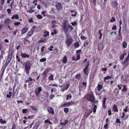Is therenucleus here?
Wrapping results in <instances>:
<instances>
[{"instance_id": "6e6d98bb", "label": "nucleus", "mask_w": 129, "mask_h": 129, "mask_svg": "<svg viewBox=\"0 0 129 129\" xmlns=\"http://www.w3.org/2000/svg\"><path fill=\"white\" fill-rule=\"evenodd\" d=\"M128 107L126 106L125 107V108L123 110V111H124L125 112H126L128 111Z\"/></svg>"}, {"instance_id": "680f3d73", "label": "nucleus", "mask_w": 129, "mask_h": 129, "mask_svg": "<svg viewBox=\"0 0 129 129\" xmlns=\"http://www.w3.org/2000/svg\"><path fill=\"white\" fill-rule=\"evenodd\" d=\"M81 39L85 40L86 39V38L85 37H84V36L82 35L81 36Z\"/></svg>"}, {"instance_id": "c9c22d12", "label": "nucleus", "mask_w": 129, "mask_h": 129, "mask_svg": "<svg viewBox=\"0 0 129 129\" xmlns=\"http://www.w3.org/2000/svg\"><path fill=\"white\" fill-rule=\"evenodd\" d=\"M116 21V19L114 17H112L111 19L110 20V21L111 22H115Z\"/></svg>"}, {"instance_id": "a19ab883", "label": "nucleus", "mask_w": 129, "mask_h": 129, "mask_svg": "<svg viewBox=\"0 0 129 129\" xmlns=\"http://www.w3.org/2000/svg\"><path fill=\"white\" fill-rule=\"evenodd\" d=\"M41 75H42V78L43 80H44L46 76V75H45L43 73H42L41 74Z\"/></svg>"}, {"instance_id": "603ef678", "label": "nucleus", "mask_w": 129, "mask_h": 129, "mask_svg": "<svg viewBox=\"0 0 129 129\" xmlns=\"http://www.w3.org/2000/svg\"><path fill=\"white\" fill-rule=\"evenodd\" d=\"M68 25L69 26V28H70V30H72L74 29V28L71 25H70V24L68 22Z\"/></svg>"}, {"instance_id": "39448f33", "label": "nucleus", "mask_w": 129, "mask_h": 129, "mask_svg": "<svg viewBox=\"0 0 129 129\" xmlns=\"http://www.w3.org/2000/svg\"><path fill=\"white\" fill-rule=\"evenodd\" d=\"M73 40L71 37L68 38L65 41V43L66 44L67 47H69L72 44Z\"/></svg>"}, {"instance_id": "69168bd1", "label": "nucleus", "mask_w": 129, "mask_h": 129, "mask_svg": "<svg viewBox=\"0 0 129 129\" xmlns=\"http://www.w3.org/2000/svg\"><path fill=\"white\" fill-rule=\"evenodd\" d=\"M114 92H115L117 94L119 92L118 90L117 89H115L114 90Z\"/></svg>"}, {"instance_id": "4468645a", "label": "nucleus", "mask_w": 129, "mask_h": 129, "mask_svg": "<svg viewBox=\"0 0 129 129\" xmlns=\"http://www.w3.org/2000/svg\"><path fill=\"white\" fill-rule=\"evenodd\" d=\"M13 54V53L12 52L11 53L10 55H8V57H7V61L8 60L10 61H11L12 58V56Z\"/></svg>"}, {"instance_id": "79ce46f5", "label": "nucleus", "mask_w": 129, "mask_h": 129, "mask_svg": "<svg viewBox=\"0 0 129 129\" xmlns=\"http://www.w3.org/2000/svg\"><path fill=\"white\" fill-rule=\"evenodd\" d=\"M117 5L116 3L115 2V3H113L112 5V8H117Z\"/></svg>"}, {"instance_id": "7ed1b4c3", "label": "nucleus", "mask_w": 129, "mask_h": 129, "mask_svg": "<svg viewBox=\"0 0 129 129\" xmlns=\"http://www.w3.org/2000/svg\"><path fill=\"white\" fill-rule=\"evenodd\" d=\"M103 87V85L100 84H98L97 86L96 87L95 89V93L96 95H100L102 92H99Z\"/></svg>"}, {"instance_id": "393cba45", "label": "nucleus", "mask_w": 129, "mask_h": 129, "mask_svg": "<svg viewBox=\"0 0 129 129\" xmlns=\"http://www.w3.org/2000/svg\"><path fill=\"white\" fill-rule=\"evenodd\" d=\"M122 46L124 48H126L127 47V44L125 41H123L122 42Z\"/></svg>"}, {"instance_id": "4be33fe9", "label": "nucleus", "mask_w": 129, "mask_h": 129, "mask_svg": "<svg viewBox=\"0 0 129 129\" xmlns=\"http://www.w3.org/2000/svg\"><path fill=\"white\" fill-rule=\"evenodd\" d=\"M56 7L57 8H61L62 6L60 3H58L56 4Z\"/></svg>"}, {"instance_id": "a878e982", "label": "nucleus", "mask_w": 129, "mask_h": 129, "mask_svg": "<svg viewBox=\"0 0 129 129\" xmlns=\"http://www.w3.org/2000/svg\"><path fill=\"white\" fill-rule=\"evenodd\" d=\"M44 35L43 36L44 37H46L47 36H48L49 34V31H44Z\"/></svg>"}, {"instance_id": "774afa93", "label": "nucleus", "mask_w": 129, "mask_h": 129, "mask_svg": "<svg viewBox=\"0 0 129 129\" xmlns=\"http://www.w3.org/2000/svg\"><path fill=\"white\" fill-rule=\"evenodd\" d=\"M16 125L15 124L13 125L11 129H16Z\"/></svg>"}, {"instance_id": "4d7b16f0", "label": "nucleus", "mask_w": 129, "mask_h": 129, "mask_svg": "<svg viewBox=\"0 0 129 129\" xmlns=\"http://www.w3.org/2000/svg\"><path fill=\"white\" fill-rule=\"evenodd\" d=\"M90 65V63L89 61L87 62L86 64V65L85 67L87 68H88L89 65Z\"/></svg>"}, {"instance_id": "e433bc0d", "label": "nucleus", "mask_w": 129, "mask_h": 129, "mask_svg": "<svg viewBox=\"0 0 129 129\" xmlns=\"http://www.w3.org/2000/svg\"><path fill=\"white\" fill-rule=\"evenodd\" d=\"M71 12L72 13H75L74 14H72L71 16H72L74 17V16H76V12L75 11H71Z\"/></svg>"}, {"instance_id": "338daca9", "label": "nucleus", "mask_w": 129, "mask_h": 129, "mask_svg": "<svg viewBox=\"0 0 129 129\" xmlns=\"http://www.w3.org/2000/svg\"><path fill=\"white\" fill-rule=\"evenodd\" d=\"M69 121L68 120H65L64 121V125H67V123Z\"/></svg>"}, {"instance_id": "9b49d317", "label": "nucleus", "mask_w": 129, "mask_h": 129, "mask_svg": "<svg viewBox=\"0 0 129 129\" xmlns=\"http://www.w3.org/2000/svg\"><path fill=\"white\" fill-rule=\"evenodd\" d=\"M40 122L39 121L37 122L33 127V129H38L40 125Z\"/></svg>"}, {"instance_id": "20e7f679", "label": "nucleus", "mask_w": 129, "mask_h": 129, "mask_svg": "<svg viewBox=\"0 0 129 129\" xmlns=\"http://www.w3.org/2000/svg\"><path fill=\"white\" fill-rule=\"evenodd\" d=\"M63 30L64 33L67 34L69 30V26L68 22L66 21L64 22L63 24Z\"/></svg>"}, {"instance_id": "5fc2aeb1", "label": "nucleus", "mask_w": 129, "mask_h": 129, "mask_svg": "<svg viewBox=\"0 0 129 129\" xmlns=\"http://www.w3.org/2000/svg\"><path fill=\"white\" fill-rule=\"evenodd\" d=\"M53 48V46H51L50 47L48 48V50L50 51H52L53 50L52 48Z\"/></svg>"}, {"instance_id": "0e129e2a", "label": "nucleus", "mask_w": 129, "mask_h": 129, "mask_svg": "<svg viewBox=\"0 0 129 129\" xmlns=\"http://www.w3.org/2000/svg\"><path fill=\"white\" fill-rule=\"evenodd\" d=\"M54 97V95L53 94H51L50 96V99H52Z\"/></svg>"}, {"instance_id": "f03ea898", "label": "nucleus", "mask_w": 129, "mask_h": 129, "mask_svg": "<svg viewBox=\"0 0 129 129\" xmlns=\"http://www.w3.org/2000/svg\"><path fill=\"white\" fill-rule=\"evenodd\" d=\"M31 67L30 64V61L29 60H27L25 64V70L26 72V75H29V70Z\"/></svg>"}, {"instance_id": "0eeeda50", "label": "nucleus", "mask_w": 129, "mask_h": 129, "mask_svg": "<svg viewBox=\"0 0 129 129\" xmlns=\"http://www.w3.org/2000/svg\"><path fill=\"white\" fill-rule=\"evenodd\" d=\"M48 111L51 115H53L54 114V111L53 109L51 107H49L47 108Z\"/></svg>"}, {"instance_id": "c03bdc74", "label": "nucleus", "mask_w": 129, "mask_h": 129, "mask_svg": "<svg viewBox=\"0 0 129 129\" xmlns=\"http://www.w3.org/2000/svg\"><path fill=\"white\" fill-rule=\"evenodd\" d=\"M72 96L71 95H69V94H68L67 95V98L66 99V100H68L69 99H71L72 98Z\"/></svg>"}, {"instance_id": "aec40b11", "label": "nucleus", "mask_w": 129, "mask_h": 129, "mask_svg": "<svg viewBox=\"0 0 129 129\" xmlns=\"http://www.w3.org/2000/svg\"><path fill=\"white\" fill-rule=\"evenodd\" d=\"M29 111L27 109H23L22 110V113L23 114H26Z\"/></svg>"}, {"instance_id": "37998d69", "label": "nucleus", "mask_w": 129, "mask_h": 129, "mask_svg": "<svg viewBox=\"0 0 129 129\" xmlns=\"http://www.w3.org/2000/svg\"><path fill=\"white\" fill-rule=\"evenodd\" d=\"M46 60V58H43L40 59V62H43L45 61Z\"/></svg>"}, {"instance_id": "2f4dec72", "label": "nucleus", "mask_w": 129, "mask_h": 129, "mask_svg": "<svg viewBox=\"0 0 129 129\" xmlns=\"http://www.w3.org/2000/svg\"><path fill=\"white\" fill-rule=\"evenodd\" d=\"M70 106L74 105L75 104V103L74 101H71L68 102Z\"/></svg>"}, {"instance_id": "ddd939ff", "label": "nucleus", "mask_w": 129, "mask_h": 129, "mask_svg": "<svg viewBox=\"0 0 129 129\" xmlns=\"http://www.w3.org/2000/svg\"><path fill=\"white\" fill-rule=\"evenodd\" d=\"M113 109L114 112H118V109L117 108V107L116 104H114L113 105Z\"/></svg>"}, {"instance_id": "6e6552de", "label": "nucleus", "mask_w": 129, "mask_h": 129, "mask_svg": "<svg viewBox=\"0 0 129 129\" xmlns=\"http://www.w3.org/2000/svg\"><path fill=\"white\" fill-rule=\"evenodd\" d=\"M83 71L85 74L88 76L89 74V70L88 68L85 67L83 70Z\"/></svg>"}, {"instance_id": "c85d7f7f", "label": "nucleus", "mask_w": 129, "mask_h": 129, "mask_svg": "<svg viewBox=\"0 0 129 129\" xmlns=\"http://www.w3.org/2000/svg\"><path fill=\"white\" fill-rule=\"evenodd\" d=\"M5 48L4 46V44L2 43L0 44V50H4Z\"/></svg>"}, {"instance_id": "dca6fc26", "label": "nucleus", "mask_w": 129, "mask_h": 129, "mask_svg": "<svg viewBox=\"0 0 129 129\" xmlns=\"http://www.w3.org/2000/svg\"><path fill=\"white\" fill-rule=\"evenodd\" d=\"M53 74H50V76L48 77V79L50 81H53L54 79L53 78Z\"/></svg>"}, {"instance_id": "7c9ffc66", "label": "nucleus", "mask_w": 129, "mask_h": 129, "mask_svg": "<svg viewBox=\"0 0 129 129\" xmlns=\"http://www.w3.org/2000/svg\"><path fill=\"white\" fill-rule=\"evenodd\" d=\"M76 78L78 79H80L81 77V74L79 73L77 74L75 76Z\"/></svg>"}, {"instance_id": "f257e3e1", "label": "nucleus", "mask_w": 129, "mask_h": 129, "mask_svg": "<svg viewBox=\"0 0 129 129\" xmlns=\"http://www.w3.org/2000/svg\"><path fill=\"white\" fill-rule=\"evenodd\" d=\"M84 98L88 101L92 102H95V97L92 91L88 92L84 96Z\"/></svg>"}, {"instance_id": "e2e57ef3", "label": "nucleus", "mask_w": 129, "mask_h": 129, "mask_svg": "<svg viewBox=\"0 0 129 129\" xmlns=\"http://www.w3.org/2000/svg\"><path fill=\"white\" fill-rule=\"evenodd\" d=\"M20 22H15L14 23V24L15 26H16L20 24Z\"/></svg>"}, {"instance_id": "3c124183", "label": "nucleus", "mask_w": 129, "mask_h": 129, "mask_svg": "<svg viewBox=\"0 0 129 129\" xmlns=\"http://www.w3.org/2000/svg\"><path fill=\"white\" fill-rule=\"evenodd\" d=\"M70 86V84L69 83H67L66 84V87L65 88H66V89L67 90V89Z\"/></svg>"}, {"instance_id": "f8f14e48", "label": "nucleus", "mask_w": 129, "mask_h": 129, "mask_svg": "<svg viewBox=\"0 0 129 129\" xmlns=\"http://www.w3.org/2000/svg\"><path fill=\"white\" fill-rule=\"evenodd\" d=\"M111 77L109 76H108L105 77L104 79V82H105L107 83H108L109 82V81H107L106 80L107 79H111Z\"/></svg>"}, {"instance_id": "f3484780", "label": "nucleus", "mask_w": 129, "mask_h": 129, "mask_svg": "<svg viewBox=\"0 0 129 129\" xmlns=\"http://www.w3.org/2000/svg\"><path fill=\"white\" fill-rule=\"evenodd\" d=\"M70 106L69 105V103L68 102L66 103H64L63 105H61V107H68Z\"/></svg>"}, {"instance_id": "864d4df0", "label": "nucleus", "mask_w": 129, "mask_h": 129, "mask_svg": "<svg viewBox=\"0 0 129 129\" xmlns=\"http://www.w3.org/2000/svg\"><path fill=\"white\" fill-rule=\"evenodd\" d=\"M5 23L9 24L10 22V21L8 19H7L5 21Z\"/></svg>"}, {"instance_id": "bb28decb", "label": "nucleus", "mask_w": 129, "mask_h": 129, "mask_svg": "<svg viewBox=\"0 0 129 129\" xmlns=\"http://www.w3.org/2000/svg\"><path fill=\"white\" fill-rule=\"evenodd\" d=\"M49 121L50 120L49 119L45 120L44 121V122L45 123H48L50 124H53L52 122L50 121Z\"/></svg>"}, {"instance_id": "2eb2a0df", "label": "nucleus", "mask_w": 129, "mask_h": 129, "mask_svg": "<svg viewBox=\"0 0 129 129\" xmlns=\"http://www.w3.org/2000/svg\"><path fill=\"white\" fill-rule=\"evenodd\" d=\"M67 61V59L66 56H65L63 58L62 60V62L64 63H66Z\"/></svg>"}, {"instance_id": "b1692460", "label": "nucleus", "mask_w": 129, "mask_h": 129, "mask_svg": "<svg viewBox=\"0 0 129 129\" xmlns=\"http://www.w3.org/2000/svg\"><path fill=\"white\" fill-rule=\"evenodd\" d=\"M10 62L8 60L7 61L6 60V62L5 65H4V68H6V67L8 66L9 63Z\"/></svg>"}, {"instance_id": "cd10ccee", "label": "nucleus", "mask_w": 129, "mask_h": 129, "mask_svg": "<svg viewBox=\"0 0 129 129\" xmlns=\"http://www.w3.org/2000/svg\"><path fill=\"white\" fill-rule=\"evenodd\" d=\"M104 48V46L103 44H101L99 46L98 49L99 50H100L103 49Z\"/></svg>"}, {"instance_id": "4c0bfd02", "label": "nucleus", "mask_w": 129, "mask_h": 129, "mask_svg": "<svg viewBox=\"0 0 129 129\" xmlns=\"http://www.w3.org/2000/svg\"><path fill=\"white\" fill-rule=\"evenodd\" d=\"M33 32L31 31H29L27 34V35L29 36V37H30L33 34Z\"/></svg>"}, {"instance_id": "423d86ee", "label": "nucleus", "mask_w": 129, "mask_h": 129, "mask_svg": "<svg viewBox=\"0 0 129 129\" xmlns=\"http://www.w3.org/2000/svg\"><path fill=\"white\" fill-rule=\"evenodd\" d=\"M42 91V88L39 87L35 90V93L36 97H38L40 95V92Z\"/></svg>"}, {"instance_id": "ea45409f", "label": "nucleus", "mask_w": 129, "mask_h": 129, "mask_svg": "<svg viewBox=\"0 0 129 129\" xmlns=\"http://www.w3.org/2000/svg\"><path fill=\"white\" fill-rule=\"evenodd\" d=\"M30 108L34 110L37 111V108L35 107L32 106H30Z\"/></svg>"}, {"instance_id": "a211bd4d", "label": "nucleus", "mask_w": 129, "mask_h": 129, "mask_svg": "<svg viewBox=\"0 0 129 129\" xmlns=\"http://www.w3.org/2000/svg\"><path fill=\"white\" fill-rule=\"evenodd\" d=\"M50 70V69H46L42 73L47 75V74Z\"/></svg>"}, {"instance_id": "de8ad7c7", "label": "nucleus", "mask_w": 129, "mask_h": 129, "mask_svg": "<svg viewBox=\"0 0 129 129\" xmlns=\"http://www.w3.org/2000/svg\"><path fill=\"white\" fill-rule=\"evenodd\" d=\"M39 19H41L42 18V16L40 15H38L36 16Z\"/></svg>"}, {"instance_id": "5701e85b", "label": "nucleus", "mask_w": 129, "mask_h": 129, "mask_svg": "<svg viewBox=\"0 0 129 129\" xmlns=\"http://www.w3.org/2000/svg\"><path fill=\"white\" fill-rule=\"evenodd\" d=\"M98 34L100 35L99 37V39H101L102 36V34L101 33V30H99L98 31Z\"/></svg>"}, {"instance_id": "f704fd0d", "label": "nucleus", "mask_w": 129, "mask_h": 129, "mask_svg": "<svg viewBox=\"0 0 129 129\" xmlns=\"http://www.w3.org/2000/svg\"><path fill=\"white\" fill-rule=\"evenodd\" d=\"M125 54H123L122 55H120V60H122L123 59L124 57V55H125Z\"/></svg>"}, {"instance_id": "9d476101", "label": "nucleus", "mask_w": 129, "mask_h": 129, "mask_svg": "<svg viewBox=\"0 0 129 129\" xmlns=\"http://www.w3.org/2000/svg\"><path fill=\"white\" fill-rule=\"evenodd\" d=\"M21 56L22 58H26L27 57L28 58L29 57V55L25 53H22L21 54Z\"/></svg>"}, {"instance_id": "052dcab7", "label": "nucleus", "mask_w": 129, "mask_h": 129, "mask_svg": "<svg viewBox=\"0 0 129 129\" xmlns=\"http://www.w3.org/2000/svg\"><path fill=\"white\" fill-rule=\"evenodd\" d=\"M49 85L50 86H55L56 87H58L57 85L56 84H50Z\"/></svg>"}, {"instance_id": "49530a36", "label": "nucleus", "mask_w": 129, "mask_h": 129, "mask_svg": "<svg viewBox=\"0 0 129 129\" xmlns=\"http://www.w3.org/2000/svg\"><path fill=\"white\" fill-rule=\"evenodd\" d=\"M92 110H91L86 114V117H87L89 116V115L92 113Z\"/></svg>"}, {"instance_id": "c756f323", "label": "nucleus", "mask_w": 129, "mask_h": 129, "mask_svg": "<svg viewBox=\"0 0 129 129\" xmlns=\"http://www.w3.org/2000/svg\"><path fill=\"white\" fill-rule=\"evenodd\" d=\"M123 88L122 89V91L125 92L127 90V88L126 87V85H123Z\"/></svg>"}, {"instance_id": "1a4fd4ad", "label": "nucleus", "mask_w": 129, "mask_h": 129, "mask_svg": "<svg viewBox=\"0 0 129 129\" xmlns=\"http://www.w3.org/2000/svg\"><path fill=\"white\" fill-rule=\"evenodd\" d=\"M28 28L27 27V26H24V27L22 29L21 31V34H23L26 33L28 30Z\"/></svg>"}, {"instance_id": "a18cd8bd", "label": "nucleus", "mask_w": 129, "mask_h": 129, "mask_svg": "<svg viewBox=\"0 0 129 129\" xmlns=\"http://www.w3.org/2000/svg\"><path fill=\"white\" fill-rule=\"evenodd\" d=\"M64 111L65 113H68L69 111V109L67 108H65L64 109Z\"/></svg>"}, {"instance_id": "09e8293b", "label": "nucleus", "mask_w": 129, "mask_h": 129, "mask_svg": "<svg viewBox=\"0 0 129 129\" xmlns=\"http://www.w3.org/2000/svg\"><path fill=\"white\" fill-rule=\"evenodd\" d=\"M33 18H29L28 19V22L29 23H30L33 22Z\"/></svg>"}, {"instance_id": "6ab92c4d", "label": "nucleus", "mask_w": 129, "mask_h": 129, "mask_svg": "<svg viewBox=\"0 0 129 129\" xmlns=\"http://www.w3.org/2000/svg\"><path fill=\"white\" fill-rule=\"evenodd\" d=\"M5 70V68H3V70L0 76V80H1L2 79L3 77V74H4Z\"/></svg>"}, {"instance_id": "13d9d810", "label": "nucleus", "mask_w": 129, "mask_h": 129, "mask_svg": "<svg viewBox=\"0 0 129 129\" xmlns=\"http://www.w3.org/2000/svg\"><path fill=\"white\" fill-rule=\"evenodd\" d=\"M117 29L116 26V25H114L112 27V30H116Z\"/></svg>"}, {"instance_id": "72a5a7b5", "label": "nucleus", "mask_w": 129, "mask_h": 129, "mask_svg": "<svg viewBox=\"0 0 129 129\" xmlns=\"http://www.w3.org/2000/svg\"><path fill=\"white\" fill-rule=\"evenodd\" d=\"M74 46L76 48H78L79 46V44L78 42H76L74 43Z\"/></svg>"}, {"instance_id": "8fccbe9b", "label": "nucleus", "mask_w": 129, "mask_h": 129, "mask_svg": "<svg viewBox=\"0 0 129 129\" xmlns=\"http://www.w3.org/2000/svg\"><path fill=\"white\" fill-rule=\"evenodd\" d=\"M76 56L77 58L76 60H79L80 58V54H78L76 55Z\"/></svg>"}, {"instance_id": "412c9836", "label": "nucleus", "mask_w": 129, "mask_h": 129, "mask_svg": "<svg viewBox=\"0 0 129 129\" xmlns=\"http://www.w3.org/2000/svg\"><path fill=\"white\" fill-rule=\"evenodd\" d=\"M9 94L6 95V97L7 98H10L12 95V93L11 92H9Z\"/></svg>"}, {"instance_id": "473e14b6", "label": "nucleus", "mask_w": 129, "mask_h": 129, "mask_svg": "<svg viewBox=\"0 0 129 129\" xmlns=\"http://www.w3.org/2000/svg\"><path fill=\"white\" fill-rule=\"evenodd\" d=\"M0 122L2 124H5L6 122V121L5 120H3V119L1 118L0 119Z\"/></svg>"}, {"instance_id": "58836bf2", "label": "nucleus", "mask_w": 129, "mask_h": 129, "mask_svg": "<svg viewBox=\"0 0 129 129\" xmlns=\"http://www.w3.org/2000/svg\"><path fill=\"white\" fill-rule=\"evenodd\" d=\"M45 41V39H41L39 40L38 42V43H42L44 42Z\"/></svg>"}, {"instance_id": "bf43d9fd", "label": "nucleus", "mask_w": 129, "mask_h": 129, "mask_svg": "<svg viewBox=\"0 0 129 129\" xmlns=\"http://www.w3.org/2000/svg\"><path fill=\"white\" fill-rule=\"evenodd\" d=\"M16 59L17 60V61L19 62H20V58H19V57L18 55H16Z\"/></svg>"}]
</instances>
